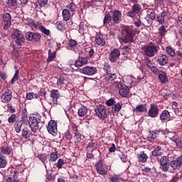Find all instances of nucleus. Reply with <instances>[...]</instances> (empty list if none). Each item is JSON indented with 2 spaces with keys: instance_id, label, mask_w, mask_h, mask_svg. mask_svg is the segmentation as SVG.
Segmentation results:
<instances>
[{
  "instance_id": "obj_1",
  "label": "nucleus",
  "mask_w": 182,
  "mask_h": 182,
  "mask_svg": "<svg viewBox=\"0 0 182 182\" xmlns=\"http://www.w3.org/2000/svg\"><path fill=\"white\" fill-rule=\"evenodd\" d=\"M134 38L133 27H124L118 36L120 43H132Z\"/></svg>"
},
{
  "instance_id": "obj_2",
  "label": "nucleus",
  "mask_w": 182,
  "mask_h": 182,
  "mask_svg": "<svg viewBox=\"0 0 182 182\" xmlns=\"http://www.w3.org/2000/svg\"><path fill=\"white\" fill-rule=\"evenodd\" d=\"M141 49L145 56H148V58H153L158 53L159 48V46L154 43H149L144 46Z\"/></svg>"
},
{
  "instance_id": "obj_3",
  "label": "nucleus",
  "mask_w": 182,
  "mask_h": 182,
  "mask_svg": "<svg viewBox=\"0 0 182 182\" xmlns=\"http://www.w3.org/2000/svg\"><path fill=\"white\" fill-rule=\"evenodd\" d=\"M12 39H15V42L18 46H22V43H23L25 41V37H23V34L22 31L16 29L14 31L13 33L11 34Z\"/></svg>"
},
{
  "instance_id": "obj_4",
  "label": "nucleus",
  "mask_w": 182,
  "mask_h": 182,
  "mask_svg": "<svg viewBox=\"0 0 182 182\" xmlns=\"http://www.w3.org/2000/svg\"><path fill=\"white\" fill-rule=\"evenodd\" d=\"M96 116L100 119V120H106L107 118V109L102 105H98L95 109Z\"/></svg>"
},
{
  "instance_id": "obj_5",
  "label": "nucleus",
  "mask_w": 182,
  "mask_h": 182,
  "mask_svg": "<svg viewBox=\"0 0 182 182\" xmlns=\"http://www.w3.org/2000/svg\"><path fill=\"white\" fill-rule=\"evenodd\" d=\"M115 87L118 89L120 96L122 97H129L130 90H129V87L126 85H123L122 82H118L115 83Z\"/></svg>"
},
{
  "instance_id": "obj_6",
  "label": "nucleus",
  "mask_w": 182,
  "mask_h": 182,
  "mask_svg": "<svg viewBox=\"0 0 182 182\" xmlns=\"http://www.w3.org/2000/svg\"><path fill=\"white\" fill-rule=\"evenodd\" d=\"M39 123H41V118L39 117L33 116L29 117V124L31 132L36 133V130L39 129Z\"/></svg>"
},
{
  "instance_id": "obj_7",
  "label": "nucleus",
  "mask_w": 182,
  "mask_h": 182,
  "mask_svg": "<svg viewBox=\"0 0 182 182\" xmlns=\"http://www.w3.org/2000/svg\"><path fill=\"white\" fill-rule=\"evenodd\" d=\"M141 11V6L139 4H134L132 9L127 14V16L129 18H136Z\"/></svg>"
},
{
  "instance_id": "obj_8",
  "label": "nucleus",
  "mask_w": 182,
  "mask_h": 182,
  "mask_svg": "<svg viewBox=\"0 0 182 182\" xmlns=\"http://www.w3.org/2000/svg\"><path fill=\"white\" fill-rule=\"evenodd\" d=\"M47 130L50 134L52 136L58 135V123L53 120H51L48 122V125L47 127Z\"/></svg>"
},
{
  "instance_id": "obj_9",
  "label": "nucleus",
  "mask_w": 182,
  "mask_h": 182,
  "mask_svg": "<svg viewBox=\"0 0 182 182\" xmlns=\"http://www.w3.org/2000/svg\"><path fill=\"white\" fill-rule=\"evenodd\" d=\"M81 73L87 76H94L97 73V68L93 66H85L82 69Z\"/></svg>"
},
{
  "instance_id": "obj_10",
  "label": "nucleus",
  "mask_w": 182,
  "mask_h": 182,
  "mask_svg": "<svg viewBox=\"0 0 182 182\" xmlns=\"http://www.w3.org/2000/svg\"><path fill=\"white\" fill-rule=\"evenodd\" d=\"M3 103H9L12 100V92L11 90H6L1 97Z\"/></svg>"
},
{
  "instance_id": "obj_11",
  "label": "nucleus",
  "mask_w": 182,
  "mask_h": 182,
  "mask_svg": "<svg viewBox=\"0 0 182 182\" xmlns=\"http://www.w3.org/2000/svg\"><path fill=\"white\" fill-rule=\"evenodd\" d=\"M149 117H157L159 116V106L154 104L150 105V108L148 112Z\"/></svg>"
},
{
  "instance_id": "obj_12",
  "label": "nucleus",
  "mask_w": 182,
  "mask_h": 182,
  "mask_svg": "<svg viewBox=\"0 0 182 182\" xmlns=\"http://www.w3.org/2000/svg\"><path fill=\"white\" fill-rule=\"evenodd\" d=\"M159 163L162 167L163 171H168V168L170 167V161L168 160V157L163 156L160 159Z\"/></svg>"
},
{
  "instance_id": "obj_13",
  "label": "nucleus",
  "mask_w": 182,
  "mask_h": 182,
  "mask_svg": "<svg viewBox=\"0 0 182 182\" xmlns=\"http://www.w3.org/2000/svg\"><path fill=\"white\" fill-rule=\"evenodd\" d=\"M111 18L114 23H120V22H122V12L119 10H114Z\"/></svg>"
},
{
  "instance_id": "obj_14",
  "label": "nucleus",
  "mask_w": 182,
  "mask_h": 182,
  "mask_svg": "<svg viewBox=\"0 0 182 182\" xmlns=\"http://www.w3.org/2000/svg\"><path fill=\"white\" fill-rule=\"evenodd\" d=\"M169 164L173 170H179L182 166V156L178 157L176 160L171 161Z\"/></svg>"
},
{
  "instance_id": "obj_15",
  "label": "nucleus",
  "mask_w": 182,
  "mask_h": 182,
  "mask_svg": "<svg viewBox=\"0 0 182 182\" xmlns=\"http://www.w3.org/2000/svg\"><path fill=\"white\" fill-rule=\"evenodd\" d=\"M3 19L4 21V29H9L11 28V14L9 13H5L3 14Z\"/></svg>"
},
{
  "instance_id": "obj_16",
  "label": "nucleus",
  "mask_w": 182,
  "mask_h": 182,
  "mask_svg": "<svg viewBox=\"0 0 182 182\" xmlns=\"http://www.w3.org/2000/svg\"><path fill=\"white\" fill-rule=\"evenodd\" d=\"M119 58H120V51L117 48H114L109 55L110 62H117Z\"/></svg>"
},
{
  "instance_id": "obj_17",
  "label": "nucleus",
  "mask_w": 182,
  "mask_h": 182,
  "mask_svg": "<svg viewBox=\"0 0 182 182\" xmlns=\"http://www.w3.org/2000/svg\"><path fill=\"white\" fill-rule=\"evenodd\" d=\"M50 97L53 99V106H56L58 105V100L60 97V94H59V90H52L50 91Z\"/></svg>"
},
{
  "instance_id": "obj_18",
  "label": "nucleus",
  "mask_w": 182,
  "mask_h": 182,
  "mask_svg": "<svg viewBox=\"0 0 182 182\" xmlns=\"http://www.w3.org/2000/svg\"><path fill=\"white\" fill-rule=\"evenodd\" d=\"M95 167L97 173L101 176H106L107 174V171L105 170L103 167V164L102 161H98L95 164Z\"/></svg>"
},
{
  "instance_id": "obj_19",
  "label": "nucleus",
  "mask_w": 182,
  "mask_h": 182,
  "mask_svg": "<svg viewBox=\"0 0 182 182\" xmlns=\"http://www.w3.org/2000/svg\"><path fill=\"white\" fill-rule=\"evenodd\" d=\"M157 61L160 66H166V65H167V63L168 62V58H167V55L164 54H161L160 55H159Z\"/></svg>"
},
{
  "instance_id": "obj_20",
  "label": "nucleus",
  "mask_w": 182,
  "mask_h": 182,
  "mask_svg": "<svg viewBox=\"0 0 182 182\" xmlns=\"http://www.w3.org/2000/svg\"><path fill=\"white\" fill-rule=\"evenodd\" d=\"M159 133L160 130L150 131L147 137L148 141L152 142L154 139H157V137H159Z\"/></svg>"
},
{
  "instance_id": "obj_21",
  "label": "nucleus",
  "mask_w": 182,
  "mask_h": 182,
  "mask_svg": "<svg viewBox=\"0 0 182 182\" xmlns=\"http://www.w3.org/2000/svg\"><path fill=\"white\" fill-rule=\"evenodd\" d=\"M135 113H143L147 112V105H139L134 109Z\"/></svg>"
},
{
  "instance_id": "obj_22",
  "label": "nucleus",
  "mask_w": 182,
  "mask_h": 182,
  "mask_svg": "<svg viewBox=\"0 0 182 182\" xmlns=\"http://www.w3.org/2000/svg\"><path fill=\"white\" fill-rule=\"evenodd\" d=\"M95 43L98 46H105V45H106V41L103 38L102 35L97 36Z\"/></svg>"
},
{
  "instance_id": "obj_23",
  "label": "nucleus",
  "mask_w": 182,
  "mask_h": 182,
  "mask_svg": "<svg viewBox=\"0 0 182 182\" xmlns=\"http://www.w3.org/2000/svg\"><path fill=\"white\" fill-rule=\"evenodd\" d=\"M66 9L71 12L73 15H75V14H76V10L77 9V6L75 3L71 2L68 4Z\"/></svg>"
},
{
  "instance_id": "obj_24",
  "label": "nucleus",
  "mask_w": 182,
  "mask_h": 182,
  "mask_svg": "<svg viewBox=\"0 0 182 182\" xmlns=\"http://www.w3.org/2000/svg\"><path fill=\"white\" fill-rule=\"evenodd\" d=\"M170 119V112L165 109L162 112V113L160 114V120L161 122H164L166 120H168Z\"/></svg>"
},
{
  "instance_id": "obj_25",
  "label": "nucleus",
  "mask_w": 182,
  "mask_h": 182,
  "mask_svg": "<svg viewBox=\"0 0 182 182\" xmlns=\"http://www.w3.org/2000/svg\"><path fill=\"white\" fill-rule=\"evenodd\" d=\"M116 77H117L116 73H108L105 76V82H113Z\"/></svg>"
},
{
  "instance_id": "obj_26",
  "label": "nucleus",
  "mask_w": 182,
  "mask_h": 182,
  "mask_svg": "<svg viewBox=\"0 0 182 182\" xmlns=\"http://www.w3.org/2000/svg\"><path fill=\"white\" fill-rule=\"evenodd\" d=\"M151 154L154 157H159V156H161L163 154V149L161 146H156L154 151H152Z\"/></svg>"
},
{
  "instance_id": "obj_27",
  "label": "nucleus",
  "mask_w": 182,
  "mask_h": 182,
  "mask_svg": "<svg viewBox=\"0 0 182 182\" xmlns=\"http://www.w3.org/2000/svg\"><path fill=\"white\" fill-rule=\"evenodd\" d=\"M62 16H63V21H65V22H68V21L70 19V11L67 9H64L62 11Z\"/></svg>"
},
{
  "instance_id": "obj_28",
  "label": "nucleus",
  "mask_w": 182,
  "mask_h": 182,
  "mask_svg": "<svg viewBox=\"0 0 182 182\" xmlns=\"http://www.w3.org/2000/svg\"><path fill=\"white\" fill-rule=\"evenodd\" d=\"M159 79L161 82V83H167L168 82V77H167V74L166 73L162 72V73H159Z\"/></svg>"
},
{
  "instance_id": "obj_29",
  "label": "nucleus",
  "mask_w": 182,
  "mask_h": 182,
  "mask_svg": "<svg viewBox=\"0 0 182 182\" xmlns=\"http://www.w3.org/2000/svg\"><path fill=\"white\" fill-rule=\"evenodd\" d=\"M112 16H110L109 14L106 13L103 19L104 26H106V27L109 26V23H110V21H112Z\"/></svg>"
},
{
  "instance_id": "obj_30",
  "label": "nucleus",
  "mask_w": 182,
  "mask_h": 182,
  "mask_svg": "<svg viewBox=\"0 0 182 182\" xmlns=\"http://www.w3.org/2000/svg\"><path fill=\"white\" fill-rule=\"evenodd\" d=\"M1 151L2 154H11V151H12V146H2L1 147Z\"/></svg>"
},
{
  "instance_id": "obj_31",
  "label": "nucleus",
  "mask_w": 182,
  "mask_h": 182,
  "mask_svg": "<svg viewBox=\"0 0 182 182\" xmlns=\"http://www.w3.org/2000/svg\"><path fill=\"white\" fill-rule=\"evenodd\" d=\"M21 133L23 139H28V137L31 136V132L29 131V127H28V126L23 127Z\"/></svg>"
},
{
  "instance_id": "obj_32",
  "label": "nucleus",
  "mask_w": 182,
  "mask_h": 182,
  "mask_svg": "<svg viewBox=\"0 0 182 182\" xmlns=\"http://www.w3.org/2000/svg\"><path fill=\"white\" fill-rule=\"evenodd\" d=\"M14 69H16V70L14 75L11 81V85H14L16 82V80L19 79V70H18V66L15 65Z\"/></svg>"
},
{
  "instance_id": "obj_33",
  "label": "nucleus",
  "mask_w": 182,
  "mask_h": 182,
  "mask_svg": "<svg viewBox=\"0 0 182 182\" xmlns=\"http://www.w3.org/2000/svg\"><path fill=\"white\" fill-rule=\"evenodd\" d=\"M138 159L141 163H146V161H147V159H149V156H147V154H145L144 151H141L139 154H138Z\"/></svg>"
},
{
  "instance_id": "obj_34",
  "label": "nucleus",
  "mask_w": 182,
  "mask_h": 182,
  "mask_svg": "<svg viewBox=\"0 0 182 182\" xmlns=\"http://www.w3.org/2000/svg\"><path fill=\"white\" fill-rule=\"evenodd\" d=\"M75 134V143H80L83 139H85V136L82 135L80 132H74Z\"/></svg>"
},
{
  "instance_id": "obj_35",
  "label": "nucleus",
  "mask_w": 182,
  "mask_h": 182,
  "mask_svg": "<svg viewBox=\"0 0 182 182\" xmlns=\"http://www.w3.org/2000/svg\"><path fill=\"white\" fill-rule=\"evenodd\" d=\"M22 121H17L14 123V130L16 133H21V129H22Z\"/></svg>"
},
{
  "instance_id": "obj_36",
  "label": "nucleus",
  "mask_w": 182,
  "mask_h": 182,
  "mask_svg": "<svg viewBox=\"0 0 182 182\" xmlns=\"http://www.w3.org/2000/svg\"><path fill=\"white\" fill-rule=\"evenodd\" d=\"M166 53L171 56V58H175L176 51L172 48L171 46H168L166 48Z\"/></svg>"
},
{
  "instance_id": "obj_37",
  "label": "nucleus",
  "mask_w": 182,
  "mask_h": 182,
  "mask_svg": "<svg viewBox=\"0 0 182 182\" xmlns=\"http://www.w3.org/2000/svg\"><path fill=\"white\" fill-rule=\"evenodd\" d=\"M56 56V53L55 51L52 52L51 50H48V58L47 59V62L50 63V62H53Z\"/></svg>"
},
{
  "instance_id": "obj_38",
  "label": "nucleus",
  "mask_w": 182,
  "mask_h": 182,
  "mask_svg": "<svg viewBox=\"0 0 182 182\" xmlns=\"http://www.w3.org/2000/svg\"><path fill=\"white\" fill-rule=\"evenodd\" d=\"M57 86L58 89H62L65 86V77H60L57 79Z\"/></svg>"
},
{
  "instance_id": "obj_39",
  "label": "nucleus",
  "mask_w": 182,
  "mask_h": 182,
  "mask_svg": "<svg viewBox=\"0 0 182 182\" xmlns=\"http://www.w3.org/2000/svg\"><path fill=\"white\" fill-rule=\"evenodd\" d=\"M87 114V108L86 107H82L78 109V115L80 117L86 116Z\"/></svg>"
},
{
  "instance_id": "obj_40",
  "label": "nucleus",
  "mask_w": 182,
  "mask_h": 182,
  "mask_svg": "<svg viewBox=\"0 0 182 182\" xmlns=\"http://www.w3.org/2000/svg\"><path fill=\"white\" fill-rule=\"evenodd\" d=\"M7 164L8 161H6V158L4 156H0V168H5Z\"/></svg>"
},
{
  "instance_id": "obj_41",
  "label": "nucleus",
  "mask_w": 182,
  "mask_h": 182,
  "mask_svg": "<svg viewBox=\"0 0 182 182\" xmlns=\"http://www.w3.org/2000/svg\"><path fill=\"white\" fill-rule=\"evenodd\" d=\"M59 159V154L58 151L52 152L50 155V161L55 162Z\"/></svg>"
},
{
  "instance_id": "obj_42",
  "label": "nucleus",
  "mask_w": 182,
  "mask_h": 182,
  "mask_svg": "<svg viewBox=\"0 0 182 182\" xmlns=\"http://www.w3.org/2000/svg\"><path fill=\"white\" fill-rule=\"evenodd\" d=\"M55 28L61 32L65 31V24L62 21H57L55 23Z\"/></svg>"
},
{
  "instance_id": "obj_43",
  "label": "nucleus",
  "mask_w": 182,
  "mask_h": 182,
  "mask_svg": "<svg viewBox=\"0 0 182 182\" xmlns=\"http://www.w3.org/2000/svg\"><path fill=\"white\" fill-rule=\"evenodd\" d=\"M176 58H175V62H178V63H181L182 60V52L180 50L176 51Z\"/></svg>"
},
{
  "instance_id": "obj_44",
  "label": "nucleus",
  "mask_w": 182,
  "mask_h": 182,
  "mask_svg": "<svg viewBox=\"0 0 182 182\" xmlns=\"http://www.w3.org/2000/svg\"><path fill=\"white\" fill-rule=\"evenodd\" d=\"M123 106V104L120 103V102H117V104H114V111L116 113H119V112H120V110H122V107Z\"/></svg>"
},
{
  "instance_id": "obj_45",
  "label": "nucleus",
  "mask_w": 182,
  "mask_h": 182,
  "mask_svg": "<svg viewBox=\"0 0 182 182\" xmlns=\"http://www.w3.org/2000/svg\"><path fill=\"white\" fill-rule=\"evenodd\" d=\"M26 25L30 26V28H32V29H33V28H35V21H33V19H32L31 18H28L26 20Z\"/></svg>"
},
{
  "instance_id": "obj_46",
  "label": "nucleus",
  "mask_w": 182,
  "mask_h": 182,
  "mask_svg": "<svg viewBox=\"0 0 182 182\" xmlns=\"http://www.w3.org/2000/svg\"><path fill=\"white\" fill-rule=\"evenodd\" d=\"M167 30L166 29V26H164V25L159 28V34L160 36H164Z\"/></svg>"
},
{
  "instance_id": "obj_47",
  "label": "nucleus",
  "mask_w": 182,
  "mask_h": 182,
  "mask_svg": "<svg viewBox=\"0 0 182 182\" xmlns=\"http://www.w3.org/2000/svg\"><path fill=\"white\" fill-rule=\"evenodd\" d=\"M147 16L151 21L156 19V13L153 10L147 11Z\"/></svg>"
},
{
  "instance_id": "obj_48",
  "label": "nucleus",
  "mask_w": 182,
  "mask_h": 182,
  "mask_svg": "<svg viewBox=\"0 0 182 182\" xmlns=\"http://www.w3.org/2000/svg\"><path fill=\"white\" fill-rule=\"evenodd\" d=\"M134 25L136 26V28H140L141 26V20H140V16L136 18H134Z\"/></svg>"
},
{
  "instance_id": "obj_49",
  "label": "nucleus",
  "mask_w": 182,
  "mask_h": 182,
  "mask_svg": "<svg viewBox=\"0 0 182 182\" xmlns=\"http://www.w3.org/2000/svg\"><path fill=\"white\" fill-rule=\"evenodd\" d=\"M39 29L41 32L45 33V35L49 36L50 34V31H49V29H46V28H45V26H41L39 27Z\"/></svg>"
},
{
  "instance_id": "obj_50",
  "label": "nucleus",
  "mask_w": 182,
  "mask_h": 182,
  "mask_svg": "<svg viewBox=\"0 0 182 182\" xmlns=\"http://www.w3.org/2000/svg\"><path fill=\"white\" fill-rule=\"evenodd\" d=\"M32 41H33V42H38V41H41L40 34L38 33H33Z\"/></svg>"
},
{
  "instance_id": "obj_51",
  "label": "nucleus",
  "mask_w": 182,
  "mask_h": 182,
  "mask_svg": "<svg viewBox=\"0 0 182 182\" xmlns=\"http://www.w3.org/2000/svg\"><path fill=\"white\" fill-rule=\"evenodd\" d=\"M121 49L123 55H126V53H129V52H130V46H123L121 47Z\"/></svg>"
},
{
  "instance_id": "obj_52",
  "label": "nucleus",
  "mask_w": 182,
  "mask_h": 182,
  "mask_svg": "<svg viewBox=\"0 0 182 182\" xmlns=\"http://www.w3.org/2000/svg\"><path fill=\"white\" fill-rule=\"evenodd\" d=\"M87 28V26L85 24V22L81 21L79 25L80 33H82V32Z\"/></svg>"
},
{
  "instance_id": "obj_53",
  "label": "nucleus",
  "mask_w": 182,
  "mask_h": 182,
  "mask_svg": "<svg viewBox=\"0 0 182 182\" xmlns=\"http://www.w3.org/2000/svg\"><path fill=\"white\" fill-rule=\"evenodd\" d=\"M16 122V114H11V116L8 118L9 123H15Z\"/></svg>"
},
{
  "instance_id": "obj_54",
  "label": "nucleus",
  "mask_w": 182,
  "mask_h": 182,
  "mask_svg": "<svg viewBox=\"0 0 182 182\" xmlns=\"http://www.w3.org/2000/svg\"><path fill=\"white\" fill-rule=\"evenodd\" d=\"M38 159H39V160L42 161L45 167H46V160H47L46 156L41 154L38 156Z\"/></svg>"
},
{
  "instance_id": "obj_55",
  "label": "nucleus",
  "mask_w": 182,
  "mask_h": 182,
  "mask_svg": "<svg viewBox=\"0 0 182 182\" xmlns=\"http://www.w3.org/2000/svg\"><path fill=\"white\" fill-rule=\"evenodd\" d=\"M104 70L105 72H106L107 74L110 73L112 72L111 67H110V65H109V63H105L104 64Z\"/></svg>"
},
{
  "instance_id": "obj_56",
  "label": "nucleus",
  "mask_w": 182,
  "mask_h": 182,
  "mask_svg": "<svg viewBox=\"0 0 182 182\" xmlns=\"http://www.w3.org/2000/svg\"><path fill=\"white\" fill-rule=\"evenodd\" d=\"M95 143H93V141H92L87 146V151H93Z\"/></svg>"
},
{
  "instance_id": "obj_57",
  "label": "nucleus",
  "mask_w": 182,
  "mask_h": 182,
  "mask_svg": "<svg viewBox=\"0 0 182 182\" xmlns=\"http://www.w3.org/2000/svg\"><path fill=\"white\" fill-rule=\"evenodd\" d=\"M63 164H65V161L61 159H58L57 164H56L57 168L60 170V168H62V166H63Z\"/></svg>"
},
{
  "instance_id": "obj_58",
  "label": "nucleus",
  "mask_w": 182,
  "mask_h": 182,
  "mask_svg": "<svg viewBox=\"0 0 182 182\" xmlns=\"http://www.w3.org/2000/svg\"><path fill=\"white\" fill-rule=\"evenodd\" d=\"M65 137L66 140H68V141H70V140H72L73 136H72V134H70L69 130H67L65 132Z\"/></svg>"
},
{
  "instance_id": "obj_59",
  "label": "nucleus",
  "mask_w": 182,
  "mask_h": 182,
  "mask_svg": "<svg viewBox=\"0 0 182 182\" xmlns=\"http://www.w3.org/2000/svg\"><path fill=\"white\" fill-rule=\"evenodd\" d=\"M146 65L147 66V68L150 70L156 65V63L151 62L150 60H148L146 62Z\"/></svg>"
},
{
  "instance_id": "obj_60",
  "label": "nucleus",
  "mask_w": 182,
  "mask_h": 182,
  "mask_svg": "<svg viewBox=\"0 0 182 182\" xmlns=\"http://www.w3.org/2000/svg\"><path fill=\"white\" fill-rule=\"evenodd\" d=\"M109 182H119V176L117 175L110 176Z\"/></svg>"
},
{
  "instance_id": "obj_61",
  "label": "nucleus",
  "mask_w": 182,
  "mask_h": 182,
  "mask_svg": "<svg viewBox=\"0 0 182 182\" xmlns=\"http://www.w3.org/2000/svg\"><path fill=\"white\" fill-rule=\"evenodd\" d=\"M6 182H21L19 180L15 178V174L13 175V176L9 177L6 179Z\"/></svg>"
},
{
  "instance_id": "obj_62",
  "label": "nucleus",
  "mask_w": 182,
  "mask_h": 182,
  "mask_svg": "<svg viewBox=\"0 0 182 182\" xmlns=\"http://www.w3.org/2000/svg\"><path fill=\"white\" fill-rule=\"evenodd\" d=\"M150 70L151 71L152 73H154V75H159L160 73V70L156 65L152 67V68L150 69Z\"/></svg>"
},
{
  "instance_id": "obj_63",
  "label": "nucleus",
  "mask_w": 182,
  "mask_h": 182,
  "mask_svg": "<svg viewBox=\"0 0 182 182\" xmlns=\"http://www.w3.org/2000/svg\"><path fill=\"white\" fill-rule=\"evenodd\" d=\"M173 143H175L176 144V146L178 147H180V149H182V141L181 139H175V140H173Z\"/></svg>"
},
{
  "instance_id": "obj_64",
  "label": "nucleus",
  "mask_w": 182,
  "mask_h": 182,
  "mask_svg": "<svg viewBox=\"0 0 182 182\" xmlns=\"http://www.w3.org/2000/svg\"><path fill=\"white\" fill-rule=\"evenodd\" d=\"M32 36H33V32H27L26 33V39L27 41H32Z\"/></svg>"
}]
</instances>
